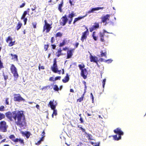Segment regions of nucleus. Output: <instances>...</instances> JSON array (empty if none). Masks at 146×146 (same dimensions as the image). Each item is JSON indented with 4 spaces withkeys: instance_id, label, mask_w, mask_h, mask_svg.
I'll return each instance as SVG.
<instances>
[{
    "instance_id": "obj_1",
    "label": "nucleus",
    "mask_w": 146,
    "mask_h": 146,
    "mask_svg": "<svg viewBox=\"0 0 146 146\" xmlns=\"http://www.w3.org/2000/svg\"><path fill=\"white\" fill-rule=\"evenodd\" d=\"M5 115L10 121H13V118L14 119L16 124L21 128L19 129L20 131L25 128L27 123L23 111H18L12 112L8 111L6 113Z\"/></svg>"
},
{
    "instance_id": "obj_2",
    "label": "nucleus",
    "mask_w": 146,
    "mask_h": 146,
    "mask_svg": "<svg viewBox=\"0 0 146 146\" xmlns=\"http://www.w3.org/2000/svg\"><path fill=\"white\" fill-rule=\"evenodd\" d=\"M113 131L115 133L117 134L113 136V139L117 141H118L121 139V136L123 135L124 133L121 130V129L118 128L114 130Z\"/></svg>"
},
{
    "instance_id": "obj_3",
    "label": "nucleus",
    "mask_w": 146,
    "mask_h": 146,
    "mask_svg": "<svg viewBox=\"0 0 146 146\" xmlns=\"http://www.w3.org/2000/svg\"><path fill=\"white\" fill-rule=\"evenodd\" d=\"M8 127L6 123L4 121H1L0 123V131L3 132H6Z\"/></svg>"
},
{
    "instance_id": "obj_4",
    "label": "nucleus",
    "mask_w": 146,
    "mask_h": 146,
    "mask_svg": "<svg viewBox=\"0 0 146 146\" xmlns=\"http://www.w3.org/2000/svg\"><path fill=\"white\" fill-rule=\"evenodd\" d=\"M10 69L11 73L13 74L15 78L17 79L19 76V75L17 73V69L14 64L11 65Z\"/></svg>"
},
{
    "instance_id": "obj_5",
    "label": "nucleus",
    "mask_w": 146,
    "mask_h": 146,
    "mask_svg": "<svg viewBox=\"0 0 146 146\" xmlns=\"http://www.w3.org/2000/svg\"><path fill=\"white\" fill-rule=\"evenodd\" d=\"M51 69L52 71L54 73L59 72L58 73L60 74L61 70H58V66L56 64V59H54L53 66L51 67Z\"/></svg>"
},
{
    "instance_id": "obj_6",
    "label": "nucleus",
    "mask_w": 146,
    "mask_h": 146,
    "mask_svg": "<svg viewBox=\"0 0 146 146\" xmlns=\"http://www.w3.org/2000/svg\"><path fill=\"white\" fill-rule=\"evenodd\" d=\"M44 22V25L43 27V32H44L45 30H46V33H47L49 32L52 28V27L51 26L52 24H50L48 23L46 20H45Z\"/></svg>"
},
{
    "instance_id": "obj_7",
    "label": "nucleus",
    "mask_w": 146,
    "mask_h": 146,
    "mask_svg": "<svg viewBox=\"0 0 146 146\" xmlns=\"http://www.w3.org/2000/svg\"><path fill=\"white\" fill-rule=\"evenodd\" d=\"M14 100L15 101L18 102L23 101V102H24L25 101V99L21 97L19 94H15L14 95Z\"/></svg>"
},
{
    "instance_id": "obj_8",
    "label": "nucleus",
    "mask_w": 146,
    "mask_h": 146,
    "mask_svg": "<svg viewBox=\"0 0 146 146\" xmlns=\"http://www.w3.org/2000/svg\"><path fill=\"white\" fill-rule=\"evenodd\" d=\"M68 19L66 15L63 16L61 18V20L60 21V25L62 26L65 25L68 21Z\"/></svg>"
},
{
    "instance_id": "obj_9",
    "label": "nucleus",
    "mask_w": 146,
    "mask_h": 146,
    "mask_svg": "<svg viewBox=\"0 0 146 146\" xmlns=\"http://www.w3.org/2000/svg\"><path fill=\"white\" fill-rule=\"evenodd\" d=\"M57 103L56 101L54 102V100L50 101L48 105V107H50L51 109H56V106L57 105Z\"/></svg>"
},
{
    "instance_id": "obj_10",
    "label": "nucleus",
    "mask_w": 146,
    "mask_h": 146,
    "mask_svg": "<svg viewBox=\"0 0 146 146\" xmlns=\"http://www.w3.org/2000/svg\"><path fill=\"white\" fill-rule=\"evenodd\" d=\"M103 7H96L92 8L88 11L87 13L90 14L92 13H93L94 11H98L100 9H104Z\"/></svg>"
},
{
    "instance_id": "obj_11",
    "label": "nucleus",
    "mask_w": 146,
    "mask_h": 146,
    "mask_svg": "<svg viewBox=\"0 0 146 146\" xmlns=\"http://www.w3.org/2000/svg\"><path fill=\"white\" fill-rule=\"evenodd\" d=\"M87 70L84 68L81 71V75L84 79H86L87 77Z\"/></svg>"
},
{
    "instance_id": "obj_12",
    "label": "nucleus",
    "mask_w": 146,
    "mask_h": 146,
    "mask_svg": "<svg viewBox=\"0 0 146 146\" xmlns=\"http://www.w3.org/2000/svg\"><path fill=\"white\" fill-rule=\"evenodd\" d=\"M90 58L91 62H95L99 61L98 60V57L95 56H93L91 54H90Z\"/></svg>"
},
{
    "instance_id": "obj_13",
    "label": "nucleus",
    "mask_w": 146,
    "mask_h": 146,
    "mask_svg": "<svg viewBox=\"0 0 146 146\" xmlns=\"http://www.w3.org/2000/svg\"><path fill=\"white\" fill-rule=\"evenodd\" d=\"M21 133L23 136H26L27 138H29L31 135L30 132L28 131H21Z\"/></svg>"
},
{
    "instance_id": "obj_14",
    "label": "nucleus",
    "mask_w": 146,
    "mask_h": 146,
    "mask_svg": "<svg viewBox=\"0 0 146 146\" xmlns=\"http://www.w3.org/2000/svg\"><path fill=\"white\" fill-rule=\"evenodd\" d=\"M110 15L109 14H107L102 18V22L103 23L106 22L107 20H109V18L110 17Z\"/></svg>"
},
{
    "instance_id": "obj_15",
    "label": "nucleus",
    "mask_w": 146,
    "mask_h": 146,
    "mask_svg": "<svg viewBox=\"0 0 146 146\" xmlns=\"http://www.w3.org/2000/svg\"><path fill=\"white\" fill-rule=\"evenodd\" d=\"M89 33L86 32L83 33L82 36L81 38V40L82 42H83L84 39H86L87 38V35Z\"/></svg>"
},
{
    "instance_id": "obj_16",
    "label": "nucleus",
    "mask_w": 146,
    "mask_h": 146,
    "mask_svg": "<svg viewBox=\"0 0 146 146\" xmlns=\"http://www.w3.org/2000/svg\"><path fill=\"white\" fill-rule=\"evenodd\" d=\"M73 55L72 50H70L68 51L67 52V58L69 59Z\"/></svg>"
},
{
    "instance_id": "obj_17",
    "label": "nucleus",
    "mask_w": 146,
    "mask_h": 146,
    "mask_svg": "<svg viewBox=\"0 0 146 146\" xmlns=\"http://www.w3.org/2000/svg\"><path fill=\"white\" fill-rule=\"evenodd\" d=\"M69 80V76L68 74H67L66 76L64 79H63L62 81L64 83H66L68 82Z\"/></svg>"
},
{
    "instance_id": "obj_18",
    "label": "nucleus",
    "mask_w": 146,
    "mask_h": 146,
    "mask_svg": "<svg viewBox=\"0 0 146 146\" xmlns=\"http://www.w3.org/2000/svg\"><path fill=\"white\" fill-rule=\"evenodd\" d=\"M75 13H74V12L72 11L71 13H69L68 15V17L69 19H73V18L75 16Z\"/></svg>"
},
{
    "instance_id": "obj_19",
    "label": "nucleus",
    "mask_w": 146,
    "mask_h": 146,
    "mask_svg": "<svg viewBox=\"0 0 146 146\" xmlns=\"http://www.w3.org/2000/svg\"><path fill=\"white\" fill-rule=\"evenodd\" d=\"M15 141V142H19L20 143L24 144V140L21 138H16Z\"/></svg>"
},
{
    "instance_id": "obj_20",
    "label": "nucleus",
    "mask_w": 146,
    "mask_h": 146,
    "mask_svg": "<svg viewBox=\"0 0 146 146\" xmlns=\"http://www.w3.org/2000/svg\"><path fill=\"white\" fill-rule=\"evenodd\" d=\"M62 51V50H61V48H59L57 52L56 53V56L58 57H59L60 56L62 55V54L61 53Z\"/></svg>"
},
{
    "instance_id": "obj_21",
    "label": "nucleus",
    "mask_w": 146,
    "mask_h": 146,
    "mask_svg": "<svg viewBox=\"0 0 146 146\" xmlns=\"http://www.w3.org/2000/svg\"><path fill=\"white\" fill-rule=\"evenodd\" d=\"M82 19V16H79L77 18H75L73 22V24L75 25L76 22Z\"/></svg>"
},
{
    "instance_id": "obj_22",
    "label": "nucleus",
    "mask_w": 146,
    "mask_h": 146,
    "mask_svg": "<svg viewBox=\"0 0 146 146\" xmlns=\"http://www.w3.org/2000/svg\"><path fill=\"white\" fill-rule=\"evenodd\" d=\"M53 85V84H51V85H48V86H44L43 87V88H42V90H46V89H52V88H53V86H52Z\"/></svg>"
},
{
    "instance_id": "obj_23",
    "label": "nucleus",
    "mask_w": 146,
    "mask_h": 146,
    "mask_svg": "<svg viewBox=\"0 0 146 146\" xmlns=\"http://www.w3.org/2000/svg\"><path fill=\"white\" fill-rule=\"evenodd\" d=\"M22 25V24L20 22H19L17 24V25L16 27V29L17 31H18L21 27Z\"/></svg>"
},
{
    "instance_id": "obj_24",
    "label": "nucleus",
    "mask_w": 146,
    "mask_h": 146,
    "mask_svg": "<svg viewBox=\"0 0 146 146\" xmlns=\"http://www.w3.org/2000/svg\"><path fill=\"white\" fill-rule=\"evenodd\" d=\"M53 110V113L52 115V118L54 117V115H55V116L57 114V111L56 109H52Z\"/></svg>"
},
{
    "instance_id": "obj_25",
    "label": "nucleus",
    "mask_w": 146,
    "mask_h": 146,
    "mask_svg": "<svg viewBox=\"0 0 146 146\" xmlns=\"http://www.w3.org/2000/svg\"><path fill=\"white\" fill-rule=\"evenodd\" d=\"M66 42V41L65 40H63L62 42L60 43L59 46L60 47H62L65 45Z\"/></svg>"
},
{
    "instance_id": "obj_26",
    "label": "nucleus",
    "mask_w": 146,
    "mask_h": 146,
    "mask_svg": "<svg viewBox=\"0 0 146 146\" xmlns=\"http://www.w3.org/2000/svg\"><path fill=\"white\" fill-rule=\"evenodd\" d=\"M95 25L92 26L94 29L95 30L97 29H98L99 28V24L98 23H95Z\"/></svg>"
},
{
    "instance_id": "obj_27",
    "label": "nucleus",
    "mask_w": 146,
    "mask_h": 146,
    "mask_svg": "<svg viewBox=\"0 0 146 146\" xmlns=\"http://www.w3.org/2000/svg\"><path fill=\"white\" fill-rule=\"evenodd\" d=\"M9 138L11 140L13 141L14 142H15V140L16 138H15V136L13 135H10L9 137Z\"/></svg>"
},
{
    "instance_id": "obj_28",
    "label": "nucleus",
    "mask_w": 146,
    "mask_h": 146,
    "mask_svg": "<svg viewBox=\"0 0 146 146\" xmlns=\"http://www.w3.org/2000/svg\"><path fill=\"white\" fill-rule=\"evenodd\" d=\"M53 89L55 91H58L59 90V88L57 85H54Z\"/></svg>"
},
{
    "instance_id": "obj_29",
    "label": "nucleus",
    "mask_w": 146,
    "mask_h": 146,
    "mask_svg": "<svg viewBox=\"0 0 146 146\" xmlns=\"http://www.w3.org/2000/svg\"><path fill=\"white\" fill-rule=\"evenodd\" d=\"M78 67L80 69L82 70H83L84 69V68L85 67V65L84 64H79L78 65Z\"/></svg>"
},
{
    "instance_id": "obj_30",
    "label": "nucleus",
    "mask_w": 146,
    "mask_h": 146,
    "mask_svg": "<svg viewBox=\"0 0 146 146\" xmlns=\"http://www.w3.org/2000/svg\"><path fill=\"white\" fill-rule=\"evenodd\" d=\"M106 78H105L103 80V81L102 82V87L103 88V91H104V88L105 85L106 84Z\"/></svg>"
},
{
    "instance_id": "obj_31",
    "label": "nucleus",
    "mask_w": 146,
    "mask_h": 146,
    "mask_svg": "<svg viewBox=\"0 0 146 146\" xmlns=\"http://www.w3.org/2000/svg\"><path fill=\"white\" fill-rule=\"evenodd\" d=\"M63 5V2L62 3H61L59 4L58 7V9L59 10V11L60 12H62V6Z\"/></svg>"
},
{
    "instance_id": "obj_32",
    "label": "nucleus",
    "mask_w": 146,
    "mask_h": 146,
    "mask_svg": "<svg viewBox=\"0 0 146 146\" xmlns=\"http://www.w3.org/2000/svg\"><path fill=\"white\" fill-rule=\"evenodd\" d=\"M12 39L11 37L10 36H9L6 39V41L7 43H8L9 42H10L12 41Z\"/></svg>"
},
{
    "instance_id": "obj_33",
    "label": "nucleus",
    "mask_w": 146,
    "mask_h": 146,
    "mask_svg": "<svg viewBox=\"0 0 146 146\" xmlns=\"http://www.w3.org/2000/svg\"><path fill=\"white\" fill-rule=\"evenodd\" d=\"M27 14L28 15V11H25L21 18H26V16Z\"/></svg>"
},
{
    "instance_id": "obj_34",
    "label": "nucleus",
    "mask_w": 146,
    "mask_h": 146,
    "mask_svg": "<svg viewBox=\"0 0 146 146\" xmlns=\"http://www.w3.org/2000/svg\"><path fill=\"white\" fill-rule=\"evenodd\" d=\"M5 116L4 114L0 112V120L5 118Z\"/></svg>"
},
{
    "instance_id": "obj_35",
    "label": "nucleus",
    "mask_w": 146,
    "mask_h": 146,
    "mask_svg": "<svg viewBox=\"0 0 146 146\" xmlns=\"http://www.w3.org/2000/svg\"><path fill=\"white\" fill-rule=\"evenodd\" d=\"M15 41L13 42L12 41L9 42L8 43L9 44H8V46H11L13 45L14 44Z\"/></svg>"
},
{
    "instance_id": "obj_36",
    "label": "nucleus",
    "mask_w": 146,
    "mask_h": 146,
    "mask_svg": "<svg viewBox=\"0 0 146 146\" xmlns=\"http://www.w3.org/2000/svg\"><path fill=\"white\" fill-rule=\"evenodd\" d=\"M62 36V34L60 32H58L56 35V37H61Z\"/></svg>"
},
{
    "instance_id": "obj_37",
    "label": "nucleus",
    "mask_w": 146,
    "mask_h": 146,
    "mask_svg": "<svg viewBox=\"0 0 146 146\" xmlns=\"http://www.w3.org/2000/svg\"><path fill=\"white\" fill-rule=\"evenodd\" d=\"M21 20H23V21L24 22V25H25L26 24L27 21V18H21Z\"/></svg>"
},
{
    "instance_id": "obj_38",
    "label": "nucleus",
    "mask_w": 146,
    "mask_h": 146,
    "mask_svg": "<svg viewBox=\"0 0 146 146\" xmlns=\"http://www.w3.org/2000/svg\"><path fill=\"white\" fill-rule=\"evenodd\" d=\"M15 59V60L16 61H17L18 60V56L17 54H14V56L12 57V59Z\"/></svg>"
},
{
    "instance_id": "obj_39",
    "label": "nucleus",
    "mask_w": 146,
    "mask_h": 146,
    "mask_svg": "<svg viewBox=\"0 0 146 146\" xmlns=\"http://www.w3.org/2000/svg\"><path fill=\"white\" fill-rule=\"evenodd\" d=\"M90 97L92 100V102L93 103L94 102V97L92 93H90Z\"/></svg>"
},
{
    "instance_id": "obj_40",
    "label": "nucleus",
    "mask_w": 146,
    "mask_h": 146,
    "mask_svg": "<svg viewBox=\"0 0 146 146\" xmlns=\"http://www.w3.org/2000/svg\"><path fill=\"white\" fill-rule=\"evenodd\" d=\"M84 96L82 95L81 98H80L79 99H78L77 101L79 102H81L83 100Z\"/></svg>"
},
{
    "instance_id": "obj_41",
    "label": "nucleus",
    "mask_w": 146,
    "mask_h": 146,
    "mask_svg": "<svg viewBox=\"0 0 146 146\" xmlns=\"http://www.w3.org/2000/svg\"><path fill=\"white\" fill-rule=\"evenodd\" d=\"M3 74L4 78V79L6 81L7 80V79L8 78V76L7 75H5L4 72L3 73Z\"/></svg>"
},
{
    "instance_id": "obj_42",
    "label": "nucleus",
    "mask_w": 146,
    "mask_h": 146,
    "mask_svg": "<svg viewBox=\"0 0 146 146\" xmlns=\"http://www.w3.org/2000/svg\"><path fill=\"white\" fill-rule=\"evenodd\" d=\"M86 134L87 135V137H88V139H89L91 140H92V137L90 134L87 133V134Z\"/></svg>"
},
{
    "instance_id": "obj_43",
    "label": "nucleus",
    "mask_w": 146,
    "mask_h": 146,
    "mask_svg": "<svg viewBox=\"0 0 146 146\" xmlns=\"http://www.w3.org/2000/svg\"><path fill=\"white\" fill-rule=\"evenodd\" d=\"M106 52H103L102 51L101 52V56L102 57L103 56H106Z\"/></svg>"
},
{
    "instance_id": "obj_44",
    "label": "nucleus",
    "mask_w": 146,
    "mask_h": 146,
    "mask_svg": "<svg viewBox=\"0 0 146 146\" xmlns=\"http://www.w3.org/2000/svg\"><path fill=\"white\" fill-rule=\"evenodd\" d=\"M9 98H6L5 99V104L6 105H9Z\"/></svg>"
},
{
    "instance_id": "obj_45",
    "label": "nucleus",
    "mask_w": 146,
    "mask_h": 146,
    "mask_svg": "<svg viewBox=\"0 0 146 146\" xmlns=\"http://www.w3.org/2000/svg\"><path fill=\"white\" fill-rule=\"evenodd\" d=\"M61 77L60 76H56L54 78V80L56 81L57 80H60Z\"/></svg>"
},
{
    "instance_id": "obj_46",
    "label": "nucleus",
    "mask_w": 146,
    "mask_h": 146,
    "mask_svg": "<svg viewBox=\"0 0 146 146\" xmlns=\"http://www.w3.org/2000/svg\"><path fill=\"white\" fill-rule=\"evenodd\" d=\"M113 60H111V59H109L107 60H105L104 59V62H107L108 63V61H110V62H112Z\"/></svg>"
},
{
    "instance_id": "obj_47",
    "label": "nucleus",
    "mask_w": 146,
    "mask_h": 146,
    "mask_svg": "<svg viewBox=\"0 0 146 146\" xmlns=\"http://www.w3.org/2000/svg\"><path fill=\"white\" fill-rule=\"evenodd\" d=\"M5 107L4 106H1L0 107V111H3L4 110Z\"/></svg>"
},
{
    "instance_id": "obj_48",
    "label": "nucleus",
    "mask_w": 146,
    "mask_h": 146,
    "mask_svg": "<svg viewBox=\"0 0 146 146\" xmlns=\"http://www.w3.org/2000/svg\"><path fill=\"white\" fill-rule=\"evenodd\" d=\"M48 47L49 45H44V48L45 51H46L47 50Z\"/></svg>"
},
{
    "instance_id": "obj_49",
    "label": "nucleus",
    "mask_w": 146,
    "mask_h": 146,
    "mask_svg": "<svg viewBox=\"0 0 146 146\" xmlns=\"http://www.w3.org/2000/svg\"><path fill=\"white\" fill-rule=\"evenodd\" d=\"M81 130L83 132L85 133V134H87V133L86 132L85 130L82 127H81Z\"/></svg>"
},
{
    "instance_id": "obj_50",
    "label": "nucleus",
    "mask_w": 146,
    "mask_h": 146,
    "mask_svg": "<svg viewBox=\"0 0 146 146\" xmlns=\"http://www.w3.org/2000/svg\"><path fill=\"white\" fill-rule=\"evenodd\" d=\"M92 37L93 39L95 40L96 41L97 39V37L95 36V35H92Z\"/></svg>"
},
{
    "instance_id": "obj_51",
    "label": "nucleus",
    "mask_w": 146,
    "mask_h": 146,
    "mask_svg": "<svg viewBox=\"0 0 146 146\" xmlns=\"http://www.w3.org/2000/svg\"><path fill=\"white\" fill-rule=\"evenodd\" d=\"M83 83L84 84V89H87V86H86V82L85 81H84L83 82Z\"/></svg>"
},
{
    "instance_id": "obj_52",
    "label": "nucleus",
    "mask_w": 146,
    "mask_h": 146,
    "mask_svg": "<svg viewBox=\"0 0 146 146\" xmlns=\"http://www.w3.org/2000/svg\"><path fill=\"white\" fill-rule=\"evenodd\" d=\"M104 34L102 33L101 32L100 33V37L104 36Z\"/></svg>"
},
{
    "instance_id": "obj_53",
    "label": "nucleus",
    "mask_w": 146,
    "mask_h": 146,
    "mask_svg": "<svg viewBox=\"0 0 146 146\" xmlns=\"http://www.w3.org/2000/svg\"><path fill=\"white\" fill-rule=\"evenodd\" d=\"M25 3H23L22 5H21L20 6V8H23L25 6Z\"/></svg>"
},
{
    "instance_id": "obj_54",
    "label": "nucleus",
    "mask_w": 146,
    "mask_h": 146,
    "mask_svg": "<svg viewBox=\"0 0 146 146\" xmlns=\"http://www.w3.org/2000/svg\"><path fill=\"white\" fill-rule=\"evenodd\" d=\"M73 19H69L68 20V23L69 24H70L72 22V21Z\"/></svg>"
},
{
    "instance_id": "obj_55",
    "label": "nucleus",
    "mask_w": 146,
    "mask_h": 146,
    "mask_svg": "<svg viewBox=\"0 0 146 146\" xmlns=\"http://www.w3.org/2000/svg\"><path fill=\"white\" fill-rule=\"evenodd\" d=\"M3 68V63L1 60L0 61V68Z\"/></svg>"
},
{
    "instance_id": "obj_56",
    "label": "nucleus",
    "mask_w": 146,
    "mask_h": 146,
    "mask_svg": "<svg viewBox=\"0 0 146 146\" xmlns=\"http://www.w3.org/2000/svg\"><path fill=\"white\" fill-rule=\"evenodd\" d=\"M90 29V32H92L95 29H94V28H93L92 27H91L90 28H89Z\"/></svg>"
},
{
    "instance_id": "obj_57",
    "label": "nucleus",
    "mask_w": 146,
    "mask_h": 146,
    "mask_svg": "<svg viewBox=\"0 0 146 146\" xmlns=\"http://www.w3.org/2000/svg\"><path fill=\"white\" fill-rule=\"evenodd\" d=\"M51 46H52V48L53 49H55L56 48V45L55 44H52Z\"/></svg>"
},
{
    "instance_id": "obj_58",
    "label": "nucleus",
    "mask_w": 146,
    "mask_h": 146,
    "mask_svg": "<svg viewBox=\"0 0 146 146\" xmlns=\"http://www.w3.org/2000/svg\"><path fill=\"white\" fill-rule=\"evenodd\" d=\"M49 80L50 81H54V79L53 77H51L49 78Z\"/></svg>"
},
{
    "instance_id": "obj_59",
    "label": "nucleus",
    "mask_w": 146,
    "mask_h": 146,
    "mask_svg": "<svg viewBox=\"0 0 146 146\" xmlns=\"http://www.w3.org/2000/svg\"><path fill=\"white\" fill-rule=\"evenodd\" d=\"M36 23H33V27L34 28H36Z\"/></svg>"
},
{
    "instance_id": "obj_60",
    "label": "nucleus",
    "mask_w": 146,
    "mask_h": 146,
    "mask_svg": "<svg viewBox=\"0 0 146 146\" xmlns=\"http://www.w3.org/2000/svg\"><path fill=\"white\" fill-rule=\"evenodd\" d=\"M100 40L102 42H104L105 40H104V36L100 37Z\"/></svg>"
},
{
    "instance_id": "obj_61",
    "label": "nucleus",
    "mask_w": 146,
    "mask_h": 146,
    "mask_svg": "<svg viewBox=\"0 0 146 146\" xmlns=\"http://www.w3.org/2000/svg\"><path fill=\"white\" fill-rule=\"evenodd\" d=\"M54 37H52L51 38V43L52 44L54 42Z\"/></svg>"
},
{
    "instance_id": "obj_62",
    "label": "nucleus",
    "mask_w": 146,
    "mask_h": 146,
    "mask_svg": "<svg viewBox=\"0 0 146 146\" xmlns=\"http://www.w3.org/2000/svg\"><path fill=\"white\" fill-rule=\"evenodd\" d=\"M42 142V141H40V140H39V141H38V142L36 143V145H40L41 143V142Z\"/></svg>"
},
{
    "instance_id": "obj_63",
    "label": "nucleus",
    "mask_w": 146,
    "mask_h": 146,
    "mask_svg": "<svg viewBox=\"0 0 146 146\" xmlns=\"http://www.w3.org/2000/svg\"><path fill=\"white\" fill-rule=\"evenodd\" d=\"M80 121L81 123H82L84 122L83 120L82 117H81L80 119Z\"/></svg>"
},
{
    "instance_id": "obj_64",
    "label": "nucleus",
    "mask_w": 146,
    "mask_h": 146,
    "mask_svg": "<svg viewBox=\"0 0 146 146\" xmlns=\"http://www.w3.org/2000/svg\"><path fill=\"white\" fill-rule=\"evenodd\" d=\"M45 134V133L44 131H43L42 133L41 134V135L42 136V137L44 136V137H45V136L44 135V134Z\"/></svg>"
}]
</instances>
